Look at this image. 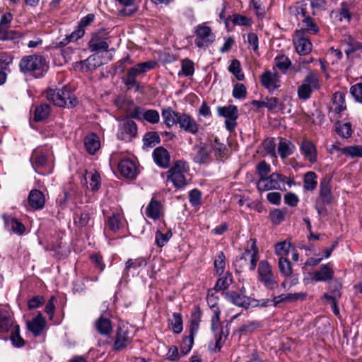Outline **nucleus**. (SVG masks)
<instances>
[{"label": "nucleus", "instance_id": "f257e3e1", "mask_svg": "<svg viewBox=\"0 0 362 362\" xmlns=\"http://www.w3.org/2000/svg\"><path fill=\"white\" fill-rule=\"evenodd\" d=\"M20 71L35 78L45 76L49 69V64L45 57L32 54L23 57L19 62Z\"/></svg>", "mask_w": 362, "mask_h": 362}, {"label": "nucleus", "instance_id": "f03ea898", "mask_svg": "<svg viewBox=\"0 0 362 362\" xmlns=\"http://www.w3.org/2000/svg\"><path fill=\"white\" fill-rule=\"evenodd\" d=\"M47 99L60 107L72 108L78 104V99L66 87L62 89L49 88L46 92Z\"/></svg>", "mask_w": 362, "mask_h": 362}, {"label": "nucleus", "instance_id": "7ed1b4c3", "mask_svg": "<svg viewBox=\"0 0 362 362\" xmlns=\"http://www.w3.org/2000/svg\"><path fill=\"white\" fill-rule=\"evenodd\" d=\"M189 170L188 163L182 160H176L166 172L167 180L173 182L176 188L180 189L187 185L185 173Z\"/></svg>", "mask_w": 362, "mask_h": 362}, {"label": "nucleus", "instance_id": "20e7f679", "mask_svg": "<svg viewBox=\"0 0 362 362\" xmlns=\"http://www.w3.org/2000/svg\"><path fill=\"white\" fill-rule=\"evenodd\" d=\"M258 281L267 289L273 290L278 287V281L273 274L272 267L267 260H262L258 265Z\"/></svg>", "mask_w": 362, "mask_h": 362}, {"label": "nucleus", "instance_id": "39448f33", "mask_svg": "<svg viewBox=\"0 0 362 362\" xmlns=\"http://www.w3.org/2000/svg\"><path fill=\"white\" fill-rule=\"evenodd\" d=\"M157 62L154 60H150L139 63L127 70V76L124 79V83L130 88L136 83V77L141 74L146 73L156 66Z\"/></svg>", "mask_w": 362, "mask_h": 362}, {"label": "nucleus", "instance_id": "423d86ee", "mask_svg": "<svg viewBox=\"0 0 362 362\" xmlns=\"http://www.w3.org/2000/svg\"><path fill=\"white\" fill-rule=\"evenodd\" d=\"M320 87L317 76L314 72H310L303 80L302 83L298 88V96L302 100H306L311 96L315 90Z\"/></svg>", "mask_w": 362, "mask_h": 362}, {"label": "nucleus", "instance_id": "0eeeda50", "mask_svg": "<svg viewBox=\"0 0 362 362\" xmlns=\"http://www.w3.org/2000/svg\"><path fill=\"white\" fill-rule=\"evenodd\" d=\"M286 179L287 177L282 174L273 173L264 178L259 179L257 182V188L259 192L282 190L281 185L284 184Z\"/></svg>", "mask_w": 362, "mask_h": 362}, {"label": "nucleus", "instance_id": "6e6552de", "mask_svg": "<svg viewBox=\"0 0 362 362\" xmlns=\"http://www.w3.org/2000/svg\"><path fill=\"white\" fill-rule=\"evenodd\" d=\"M32 166L35 172L42 175L49 174L52 171V165L48 160L47 155L41 149L36 148L30 157Z\"/></svg>", "mask_w": 362, "mask_h": 362}, {"label": "nucleus", "instance_id": "1a4fd4ad", "mask_svg": "<svg viewBox=\"0 0 362 362\" xmlns=\"http://www.w3.org/2000/svg\"><path fill=\"white\" fill-rule=\"evenodd\" d=\"M216 111L218 117L226 119L224 123L226 129L230 132H233L238 124L237 119L239 115L238 107L234 105L218 106Z\"/></svg>", "mask_w": 362, "mask_h": 362}, {"label": "nucleus", "instance_id": "9d476101", "mask_svg": "<svg viewBox=\"0 0 362 362\" xmlns=\"http://www.w3.org/2000/svg\"><path fill=\"white\" fill-rule=\"evenodd\" d=\"M132 339L133 336L131 335L129 327L124 325H119L114 336L112 351L119 352L125 349L132 343Z\"/></svg>", "mask_w": 362, "mask_h": 362}, {"label": "nucleus", "instance_id": "9b49d317", "mask_svg": "<svg viewBox=\"0 0 362 362\" xmlns=\"http://www.w3.org/2000/svg\"><path fill=\"white\" fill-rule=\"evenodd\" d=\"M109 38V33L106 30H99L92 35L88 42V49L92 52H107L110 47L107 42Z\"/></svg>", "mask_w": 362, "mask_h": 362}, {"label": "nucleus", "instance_id": "f8f14e48", "mask_svg": "<svg viewBox=\"0 0 362 362\" xmlns=\"http://www.w3.org/2000/svg\"><path fill=\"white\" fill-rule=\"evenodd\" d=\"M194 43L199 48L208 47L215 40V35L211 28L204 23L199 24L194 28Z\"/></svg>", "mask_w": 362, "mask_h": 362}, {"label": "nucleus", "instance_id": "ddd939ff", "mask_svg": "<svg viewBox=\"0 0 362 362\" xmlns=\"http://www.w3.org/2000/svg\"><path fill=\"white\" fill-rule=\"evenodd\" d=\"M13 16L11 13H5L0 19V40H12L17 41L20 37L18 32L9 30Z\"/></svg>", "mask_w": 362, "mask_h": 362}, {"label": "nucleus", "instance_id": "4468645a", "mask_svg": "<svg viewBox=\"0 0 362 362\" xmlns=\"http://www.w3.org/2000/svg\"><path fill=\"white\" fill-rule=\"evenodd\" d=\"M250 255V270L254 271L257 267V263L259 260V250L257 247L256 240L250 239L247 241V247L245 249V252L238 259H237V262H244V264H241L240 267H243L247 262V256Z\"/></svg>", "mask_w": 362, "mask_h": 362}, {"label": "nucleus", "instance_id": "2eb2a0df", "mask_svg": "<svg viewBox=\"0 0 362 362\" xmlns=\"http://www.w3.org/2000/svg\"><path fill=\"white\" fill-rule=\"evenodd\" d=\"M137 135V125L132 119L124 120L119 126L117 133L118 139L131 141Z\"/></svg>", "mask_w": 362, "mask_h": 362}, {"label": "nucleus", "instance_id": "dca6fc26", "mask_svg": "<svg viewBox=\"0 0 362 362\" xmlns=\"http://www.w3.org/2000/svg\"><path fill=\"white\" fill-rule=\"evenodd\" d=\"M293 41L296 50L300 55H306L311 52L312 43L308 38L305 37L303 30L295 32Z\"/></svg>", "mask_w": 362, "mask_h": 362}, {"label": "nucleus", "instance_id": "f3484780", "mask_svg": "<svg viewBox=\"0 0 362 362\" xmlns=\"http://www.w3.org/2000/svg\"><path fill=\"white\" fill-rule=\"evenodd\" d=\"M331 189L330 179L322 178L319 187V197L316 201L324 204H331L334 200Z\"/></svg>", "mask_w": 362, "mask_h": 362}, {"label": "nucleus", "instance_id": "a211bd4d", "mask_svg": "<svg viewBox=\"0 0 362 362\" xmlns=\"http://www.w3.org/2000/svg\"><path fill=\"white\" fill-rule=\"evenodd\" d=\"M178 124L180 128L186 132L192 134H197L199 132V124L197 121L186 113H182L179 116Z\"/></svg>", "mask_w": 362, "mask_h": 362}, {"label": "nucleus", "instance_id": "6ab92c4d", "mask_svg": "<svg viewBox=\"0 0 362 362\" xmlns=\"http://www.w3.org/2000/svg\"><path fill=\"white\" fill-rule=\"evenodd\" d=\"M102 62L95 54H92L86 59L75 63L74 69L82 72L93 71L99 67Z\"/></svg>", "mask_w": 362, "mask_h": 362}, {"label": "nucleus", "instance_id": "aec40b11", "mask_svg": "<svg viewBox=\"0 0 362 362\" xmlns=\"http://www.w3.org/2000/svg\"><path fill=\"white\" fill-rule=\"evenodd\" d=\"M261 83L269 92L274 91L280 86L278 74L270 71H267L262 74Z\"/></svg>", "mask_w": 362, "mask_h": 362}, {"label": "nucleus", "instance_id": "412c9836", "mask_svg": "<svg viewBox=\"0 0 362 362\" xmlns=\"http://www.w3.org/2000/svg\"><path fill=\"white\" fill-rule=\"evenodd\" d=\"M118 170L122 175L129 179H134L137 175V168L134 161L124 159L118 163Z\"/></svg>", "mask_w": 362, "mask_h": 362}, {"label": "nucleus", "instance_id": "4be33fe9", "mask_svg": "<svg viewBox=\"0 0 362 362\" xmlns=\"http://www.w3.org/2000/svg\"><path fill=\"white\" fill-rule=\"evenodd\" d=\"M153 158L157 165L166 168L169 166L170 156L166 148L162 146L156 148L153 151Z\"/></svg>", "mask_w": 362, "mask_h": 362}, {"label": "nucleus", "instance_id": "5701e85b", "mask_svg": "<svg viewBox=\"0 0 362 362\" xmlns=\"http://www.w3.org/2000/svg\"><path fill=\"white\" fill-rule=\"evenodd\" d=\"M28 204L35 210L42 209L45 204L44 194L38 189H32L28 195Z\"/></svg>", "mask_w": 362, "mask_h": 362}, {"label": "nucleus", "instance_id": "b1692460", "mask_svg": "<svg viewBox=\"0 0 362 362\" xmlns=\"http://www.w3.org/2000/svg\"><path fill=\"white\" fill-rule=\"evenodd\" d=\"M300 150L304 157L311 163L317 161V150L313 143L309 140H303Z\"/></svg>", "mask_w": 362, "mask_h": 362}, {"label": "nucleus", "instance_id": "393cba45", "mask_svg": "<svg viewBox=\"0 0 362 362\" xmlns=\"http://www.w3.org/2000/svg\"><path fill=\"white\" fill-rule=\"evenodd\" d=\"M225 296L228 300L237 306L247 308L250 305V298L243 293L228 291L225 293Z\"/></svg>", "mask_w": 362, "mask_h": 362}, {"label": "nucleus", "instance_id": "a878e982", "mask_svg": "<svg viewBox=\"0 0 362 362\" xmlns=\"http://www.w3.org/2000/svg\"><path fill=\"white\" fill-rule=\"evenodd\" d=\"M27 325L29 331L35 336H39L45 327L46 320L41 313H38L33 320L28 322Z\"/></svg>", "mask_w": 362, "mask_h": 362}, {"label": "nucleus", "instance_id": "bb28decb", "mask_svg": "<svg viewBox=\"0 0 362 362\" xmlns=\"http://www.w3.org/2000/svg\"><path fill=\"white\" fill-rule=\"evenodd\" d=\"M95 328L101 335L108 336L112 331V325L111 320L103 315L95 320Z\"/></svg>", "mask_w": 362, "mask_h": 362}, {"label": "nucleus", "instance_id": "cd10ccee", "mask_svg": "<svg viewBox=\"0 0 362 362\" xmlns=\"http://www.w3.org/2000/svg\"><path fill=\"white\" fill-rule=\"evenodd\" d=\"M2 217L4 221L5 226L11 233L18 235H21L24 233L25 230L24 225L17 219L6 214L3 215Z\"/></svg>", "mask_w": 362, "mask_h": 362}, {"label": "nucleus", "instance_id": "c85d7f7f", "mask_svg": "<svg viewBox=\"0 0 362 362\" xmlns=\"http://www.w3.org/2000/svg\"><path fill=\"white\" fill-rule=\"evenodd\" d=\"M83 143L87 152L91 155L95 154L100 147L99 137L95 133H91L86 136Z\"/></svg>", "mask_w": 362, "mask_h": 362}, {"label": "nucleus", "instance_id": "c756f323", "mask_svg": "<svg viewBox=\"0 0 362 362\" xmlns=\"http://www.w3.org/2000/svg\"><path fill=\"white\" fill-rule=\"evenodd\" d=\"M202 315V313L199 307L196 306L194 309V311L191 314V319L189 322V334L188 336L194 338L195 335L197 334Z\"/></svg>", "mask_w": 362, "mask_h": 362}, {"label": "nucleus", "instance_id": "7c9ffc66", "mask_svg": "<svg viewBox=\"0 0 362 362\" xmlns=\"http://www.w3.org/2000/svg\"><path fill=\"white\" fill-rule=\"evenodd\" d=\"M334 276L333 270L328 266L324 264L319 271H316L313 274V280L315 281H327L332 279Z\"/></svg>", "mask_w": 362, "mask_h": 362}, {"label": "nucleus", "instance_id": "2f4dec72", "mask_svg": "<svg viewBox=\"0 0 362 362\" xmlns=\"http://www.w3.org/2000/svg\"><path fill=\"white\" fill-rule=\"evenodd\" d=\"M161 208V204L156 199L152 198L146 208V215L150 218L156 220L160 217Z\"/></svg>", "mask_w": 362, "mask_h": 362}, {"label": "nucleus", "instance_id": "473e14b6", "mask_svg": "<svg viewBox=\"0 0 362 362\" xmlns=\"http://www.w3.org/2000/svg\"><path fill=\"white\" fill-rule=\"evenodd\" d=\"M180 115V113L174 111L171 107H168L162 111V117L164 123L168 127L178 124V119Z\"/></svg>", "mask_w": 362, "mask_h": 362}, {"label": "nucleus", "instance_id": "72a5a7b5", "mask_svg": "<svg viewBox=\"0 0 362 362\" xmlns=\"http://www.w3.org/2000/svg\"><path fill=\"white\" fill-rule=\"evenodd\" d=\"M343 42L346 45V48L344 50L347 56L354 53V52L362 49V44L356 41L351 35H344L343 37Z\"/></svg>", "mask_w": 362, "mask_h": 362}, {"label": "nucleus", "instance_id": "f704fd0d", "mask_svg": "<svg viewBox=\"0 0 362 362\" xmlns=\"http://www.w3.org/2000/svg\"><path fill=\"white\" fill-rule=\"evenodd\" d=\"M293 144L288 140L281 138L278 145V151L281 158H285L293 153Z\"/></svg>", "mask_w": 362, "mask_h": 362}, {"label": "nucleus", "instance_id": "c9c22d12", "mask_svg": "<svg viewBox=\"0 0 362 362\" xmlns=\"http://www.w3.org/2000/svg\"><path fill=\"white\" fill-rule=\"evenodd\" d=\"M13 325V320L7 310L0 309V331L8 332Z\"/></svg>", "mask_w": 362, "mask_h": 362}, {"label": "nucleus", "instance_id": "e433bc0d", "mask_svg": "<svg viewBox=\"0 0 362 362\" xmlns=\"http://www.w3.org/2000/svg\"><path fill=\"white\" fill-rule=\"evenodd\" d=\"M194 73V64L188 59L185 58L181 61V69L178 72L177 76H192Z\"/></svg>", "mask_w": 362, "mask_h": 362}, {"label": "nucleus", "instance_id": "4c0bfd02", "mask_svg": "<svg viewBox=\"0 0 362 362\" xmlns=\"http://www.w3.org/2000/svg\"><path fill=\"white\" fill-rule=\"evenodd\" d=\"M144 146L146 148L154 147L160 142V138L156 132H148L143 137Z\"/></svg>", "mask_w": 362, "mask_h": 362}, {"label": "nucleus", "instance_id": "58836bf2", "mask_svg": "<svg viewBox=\"0 0 362 362\" xmlns=\"http://www.w3.org/2000/svg\"><path fill=\"white\" fill-rule=\"evenodd\" d=\"M334 112L337 114L341 113L346 110L345 93L342 92H336L332 97Z\"/></svg>", "mask_w": 362, "mask_h": 362}, {"label": "nucleus", "instance_id": "ea45409f", "mask_svg": "<svg viewBox=\"0 0 362 362\" xmlns=\"http://www.w3.org/2000/svg\"><path fill=\"white\" fill-rule=\"evenodd\" d=\"M123 217L119 214H114L109 216L106 224L110 230L113 232L119 230L123 226Z\"/></svg>", "mask_w": 362, "mask_h": 362}, {"label": "nucleus", "instance_id": "a19ab883", "mask_svg": "<svg viewBox=\"0 0 362 362\" xmlns=\"http://www.w3.org/2000/svg\"><path fill=\"white\" fill-rule=\"evenodd\" d=\"M211 148L216 160H222L226 158V146L225 144L220 143L217 138L211 143Z\"/></svg>", "mask_w": 362, "mask_h": 362}, {"label": "nucleus", "instance_id": "79ce46f5", "mask_svg": "<svg viewBox=\"0 0 362 362\" xmlns=\"http://www.w3.org/2000/svg\"><path fill=\"white\" fill-rule=\"evenodd\" d=\"M226 264V256L223 252H218L214 260V270L217 275L221 276L224 272Z\"/></svg>", "mask_w": 362, "mask_h": 362}, {"label": "nucleus", "instance_id": "37998d69", "mask_svg": "<svg viewBox=\"0 0 362 362\" xmlns=\"http://www.w3.org/2000/svg\"><path fill=\"white\" fill-rule=\"evenodd\" d=\"M317 185V175L315 173L309 171L303 177V188L307 191H313Z\"/></svg>", "mask_w": 362, "mask_h": 362}, {"label": "nucleus", "instance_id": "c03bdc74", "mask_svg": "<svg viewBox=\"0 0 362 362\" xmlns=\"http://www.w3.org/2000/svg\"><path fill=\"white\" fill-rule=\"evenodd\" d=\"M50 107L47 104H41L36 107L34 112V120L40 122L45 119L49 115Z\"/></svg>", "mask_w": 362, "mask_h": 362}, {"label": "nucleus", "instance_id": "a18cd8bd", "mask_svg": "<svg viewBox=\"0 0 362 362\" xmlns=\"http://www.w3.org/2000/svg\"><path fill=\"white\" fill-rule=\"evenodd\" d=\"M278 267L281 275L288 277L292 274V267L290 261L284 257H280L278 261Z\"/></svg>", "mask_w": 362, "mask_h": 362}, {"label": "nucleus", "instance_id": "49530a36", "mask_svg": "<svg viewBox=\"0 0 362 362\" xmlns=\"http://www.w3.org/2000/svg\"><path fill=\"white\" fill-rule=\"evenodd\" d=\"M233 283V276L232 274L229 272H227L226 275L222 277L219 278L214 287V289L216 291H221L227 289L230 285Z\"/></svg>", "mask_w": 362, "mask_h": 362}, {"label": "nucleus", "instance_id": "de8ad7c7", "mask_svg": "<svg viewBox=\"0 0 362 362\" xmlns=\"http://www.w3.org/2000/svg\"><path fill=\"white\" fill-rule=\"evenodd\" d=\"M337 134L343 138H349L351 136L353 130L350 122L342 123L337 122L335 124Z\"/></svg>", "mask_w": 362, "mask_h": 362}, {"label": "nucleus", "instance_id": "09e8293b", "mask_svg": "<svg viewBox=\"0 0 362 362\" xmlns=\"http://www.w3.org/2000/svg\"><path fill=\"white\" fill-rule=\"evenodd\" d=\"M286 209H274L269 215V218L274 225H279L285 220Z\"/></svg>", "mask_w": 362, "mask_h": 362}, {"label": "nucleus", "instance_id": "8fccbe9b", "mask_svg": "<svg viewBox=\"0 0 362 362\" xmlns=\"http://www.w3.org/2000/svg\"><path fill=\"white\" fill-rule=\"evenodd\" d=\"M147 261L146 258L140 257L136 259H128L125 262L124 271L128 272L131 269H137L139 267L146 266Z\"/></svg>", "mask_w": 362, "mask_h": 362}, {"label": "nucleus", "instance_id": "3c124183", "mask_svg": "<svg viewBox=\"0 0 362 362\" xmlns=\"http://www.w3.org/2000/svg\"><path fill=\"white\" fill-rule=\"evenodd\" d=\"M228 71L233 74L238 81H243L245 75L242 71L240 62L238 59H233L228 66Z\"/></svg>", "mask_w": 362, "mask_h": 362}, {"label": "nucleus", "instance_id": "603ef678", "mask_svg": "<svg viewBox=\"0 0 362 362\" xmlns=\"http://www.w3.org/2000/svg\"><path fill=\"white\" fill-rule=\"evenodd\" d=\"M209 160V153L203 146L197 147V153L194 157V161L199 164H204Z\"/></svg>", "mask_w": 362, "mask_h": 362}, {"label": "nucleus", "instance_id": "864d4df0", "mask_svg": "<svg viewBox=\"0 0 362 362\" xmlns=\"http://www.w3.org/2000/svg\"><path fill=\"white\" fill-rule=\"evenodd\" d=\"M341 153L345 154L351 158H362V146H350L343 148Z\"/></svg>", "mask_w": 362, "mask_h": 362}, {"label": "nucleus", "instance_id": "5fc2aeb1", "mask_svg": "<svg viewBox=\"0 0 362 362\" xmlns=\"http://www.w3.org/2000/svg\"><path fill=\"white\" fill-rule=\"evenodd\" d=\"M173 234L170 230H167L165 232L160 230L156 232V243L158 247L164 246L168 241L171 238Z\"/></svg>", "mask_w": 362, "mask_h": 362}, {"label": "nucleus", "instance_id": "6e6d98bb", "mask_svg": "<svg viewBox=\"0 0 362 362\" xmlns=\"http://www.w3.org/2000/svg\"><path fill=\"white\" fill-rule=\"evenodd\" d=\"M301 21L304 26V28L303 29L304 30V33L307 31L313 34H317L319 32V27L315 22L314 19L312 18L310 16L305 18H303Z\"/></svg>", "mask_w": 362, "mask_h": 362}, {"label": "nucleus", "instance_id": "4d7b16f0", "mask_svg": "<svg viewBox=\"0 0 362 362\" xmlns=\"http://www.w3.org/2000/svg\"><path fill=\"white\" fill-rule=\"evenodd\" d=\"M171 329L175 334H180L183 329L182 318L180 313H174L170 322Z\"/></svg>", "mask_w": 362, "mask_h": 362}, {"label": "nucleus", "instance_id": "13d9d810", "mask_svg": "<svg viewBox=\"0 0 362 362\" xmlns=\"http://www.w3.org/2000/svg\"><path fill=\"white\" fill-rule=\"evenodd\" d=\"M276 67L285 73L291 65V60L285 55L277 56L274 59Z\"/></svg>", "mask_w": 362, "mask_h": 362}, {"label": "nucleus", "instance_id": "bf43d9fd", "mask_svg": "<svg viewBox=\"0 0 362 362\" xmlns=\"http://www.w3.org/2000/svg\"><path fill=\"white\" fill-rule=\"evenodd\" d=\"M143 120L153 124H157L160 121V115L156 110H145L144 115H143Z\"/></svg>", "mask_w": 362, "mask_h": 362}, {"label": "nucleus", "instance_id": "052dcab7", "mask_svg": "<svg viewBox=\"0 0 362 362\" xmlns=\"http://www.w3.org/2000/svg\"><path fill=\"white\" fill-rule=\"evenodd\" d=\"M89 219V214L86 211H81L79 214L76 213L74 217V223L78 227L86 226L88 223Z\"/></svg>", "mask_w": 362, "mask_h": 362}, {"label": "nucleus", "instance_id": "680f3d73", "mask_svg": "<svg viewBox=\"0 0 362 362\" xmlns=\"http://www.w3.org/2000/svg\"><path fill=\"white\" fill-rule=\"evenodd\" d=\"M336 16L339 18V21H342L343 19H346L347 22H350L351 14L349 11L348 4L346 2H342L341 4L338 14Z\"/></svg>", "mask_w": 362, "mask_h": 362}, {"label": "nucleus", "instance_id": "e2e57ef3", "mask_svg": "<svg viewBox=\"0 0 362 362\" xmlns=\"http://www.w3.org/2000/svg\"><path fill=\"white\" fill-rule=\"evenodd\" d=\"M202 192L194 189L189 192V200L192 206L197 207L201 205Z\"/></svg>", "mask_w": 362, "mask_h": 362}, {"label": "nucleus", "instance_id": "0e129e2a", "mask_svg": "<svg viewBox=\"0 0 362 362\" xmlns=\"http://www.w3.org/2000/svg\"><path fill=\"white\" fill-rule=\"evenodd\" d=\"M290 248V243L282 241L275 245V252L278 256L284 257L288 254Z\"/></svg>", "mask_w": 362, "mask_h": 362}, {"label": "nucleus", "instance_id": "69168bd1", "mask_svg": "<svg viewBox=\"0 0 362 362\" xmlns=\"http://www.w3.org/2000/svg\"><path fill=\"white\" fill-rule=\"evenodd\" d=\"M256 169L259 179L267 177L268 174L271 172V167L265 160L259 163L256 166Z\"/></svg>", "mask_w": 362, "mask_h": 362}, {"label": "nucleus", "instance_id": "338daca9", "mask_svg": "<svg viewBox=\"0 0 362 362\" xmlns=\"http://www.w3.org/2000/svg\"><path fill=\"white\" fill-rule=\"evenodd\" d=\"M194 337L187 336L185 337L181 343L180 345V351L184 354L186 355L191 351L193 344H194Z\"/></svg>", "mask_w": 362, "mask_h": 362}, {"label": "nucleus", "instance_id": "774afa93", "mask_svg": "<svg viewBox=\"0 0 362 362\" xmlns=\"http://www.w3.org/2000/svg\"><path fill=\"white\" fill-rule=\"evenodd\" d=\"M350 93L356 101L362 103V82L351 86Z\"/></svg>", "mask_w": 362, "mask_h": 362}]
</instances>
